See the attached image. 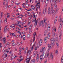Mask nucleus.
Here are the masks:
<instances>
[{"label":"nucleus","instance_id":"nucleus-4","mask_svg":"<svg viewBox=\"0 0 63 63\" xmlns=\"http://www.w3.org/2000/svg\"><path fill=\"white\" fill-rule=\"evenodd\" d=\"M45 25V23L43 22V20L40 21V26H41L42 27H43Z\"/></svg>","mask_w":63,"mask_h":63},{"label":"nucleus","instance_id":"nucleus-53","mask_svg":"<svg viewBox=\"0 0 63 63\" xmlns=\"http://www.w3.org/2000/svg\"><path fill=\"white\" fill-rule=\"evenodd\" d=\"M53 30H54H54L55 32H56V28H55L54 30V29H53Z\"/></svg>","mask_w":63,"mask_h":63},{"label":"nucleus","instance_id":"nucleus-51","mask_svg":"<svg viewBox=\"0 0 63 63\" xmlns=\"http://www.w3.org/2000/svg\"><path fill=\"white\" fill-rule=\"evenodd\" d=\"M29 32L31 34V32H32V31H31V30H29Z\"/></svg>","mask_w":63,"mask_h":63},{"label":"nucleus","instance_id":"nucleus-45","mask_svg":"<svg viewBox=\"0 0 63 63\" xmlns=\"http://www.w3.org/2000/svg\"><path fill=\"white\" fill-rule=\"evenodd\" d=\"M35 37H34L33 38V42H34L35 41Z\"/></svg>","mask_w":63,"mask_h":63},{"label":"nucleus","instance_id":"nucleus-9","mask_svg":"<svg viewBox=\"0 0 63 63\" xmlns=\"http://www.w3.org/2000/svg\"><path fill=\"white\" fill-rule=\"evenodd\" d=\"M6 5L5 6V9H7V8H8V1H6Z\"/></svg>","mask_w":63,"mask_h":63},{"label":"nucleus","instance_id":"nucleus-52","mask_svg":"<svg viewBox=\"0 0 63 63\" xmlns=\"http://www.w3.org/2000/svg\"><path fill=\"white\" fill-rule=\"evenodd\" d=\"M45 27H47V24L46 23H45Z\"/></svg>","mask_w":63,"mask_h":63},{"label":"nucleus","instance_id":"nucleus-2","mask_svg":"<svg viewBox=\"0 0 63 63\" xmlns=\"http://www.w3.org/2000/svg\"><path fill=\"white\" fill-rule=\"evenodd\" d=\"M50 33H48V34H47V37H46L44 39V41L45 43H47V38L48 39H49V37H50Z\"/></svg>","mask_w":63,"mask_h":63},{"label":"nucleus","instance_id":"nucleus-42","mask_svg":"<svg viewBox=\"0 0 63 63\" xmlns=\"http://www.w3.org/2000/svg\"><path fill=\"white\" fill-rule=\"evenodd\" d=\"M6 1V0H4L3 1V3L4 5H5V1Z\"/></svg>","mask_w":63,"mask_h":63},{"label":"nucleus","instance_id":"nucleus-62","mask_svg":"<svg viewBox=\"0 0 63 63\" xmlns=\"http://www.w3.org/2000/svg\"><path fill=\"white\" fill-rule=\"evenodd\" d=\"M45 55V53H43L42 55L44 56V55Z\"/></svg>","mask_w":63,"mask_h":63},{"label":"nucleus","instance_id":"nucleus-25","mask_svg":"<svg viewBox=\"0 0 63 63\" xmlns=\"http://www.w3.org/2000/svg\"><path fill=\"white\" fill-rule=\"evenodd\" d=\"M7 18L6 19H5L4 21V23L5 24H7Z\"/></svg>","mask_w":63,"mask_h":63},{"label":"nucleus","instance_id":"nucleus-7","mask_svg":"<svg viewBox=\"0 0 63 63\" xmlns=\"http://www.w3.org/2000/svg\"><path fill=\"white\" fill-rule=\"evenodd\" d=\"M54 2L55 4L54 6L55 7H56V6H57V3L58 2V0H56V1L55 0H54Z\"/></svg>","mask_w":63,"mask_h":63},{"label":"nucleus","instance_id":"nucleus-55","mask_svg":"<svg viewBox=\"0 0 63 63\" xmlns=\"http://www.w3.org/2000/svg\"><path fill=\"white\" fill-rule=\"evenodd\" d=\"M15 4L16 5H19V3H15Z\"/></svg>","mask_w":63,"mask_h":63},{"label":"nucleus","instance_id":"nucleus-30","mask_svg":"<svg viewBox=\"0 0 63 63\" xmlns=\"http://www.w3.org/2000/svg\"><path fill=\"white\" fill-rule=\"evenodd\" d=\"M19 37L20 38H22V37H23V36H22L21 34V33H20V34L19 35Z\"/></svg>","mask_w":63,"mask_h":63},{"label":"nucleus","instance_id":"nucleus-47","mask_svg":"<svg viewBox=\"0 0 63 63\" xmlns=\"http://www.w3.org/2000/svg\"><path fill=\"white\" fill-rule=\"evenodd\" d=\"M34 45H33L32 46V47L31 48L32 50H33V47H34Z\"/></svg>","mask_w":63,"mask_h":63},{"label":"nucleus","instance_id":"nucleus-24","mask_svg":"<svg viewBox=\"0 0 63 63\" xmlns=\"http://www.w3.org/2000/svg\"><path fill=\"white\" fill-rule=\"evenodd\" d=\"M37 48H39V47H40V43L38 42L37 45Z\"/></svg>","mask_w":63,"mask_h":63},{"label":"nucleus","instance_id":"nucleus-43","mask_svg":"<svg viewBox=\"0 0 63 63\" xmlns=\"http://www.w3.org/2000/svg\"><path fill=\"white\" fill-rule=\"evenodd\" d=\"M57 53H58V51H57V50L56 51L55 53L57 54Z\"/></svg>","mask_w":63,"mask_h":63},{"label":"nucleus","instance_id":"nucleus-37","mask_svg":"<svg viewBox=\"0 0 63 63\" xmlns=\"http://www.w3.org/2000/svg\"><path fill=\"white\" fill-rule=\"evenodd\" d=\"M60 28H59L58 30V32L59 33V32H60Z\"/></svg>","mask_w":63,"mask_h":63},{"label":"nucleus","instance_id":"nucleus-20","mask_svg":"<svg viewBox=\"0 0 63 63\" xmlns=\"http://www.w3.org/2000/svg\"><path fill=\"white\" fill-rule=\"evenodd\" d=\"M6 27H7V26L5 27L4 30V33H6V32H7V28Z\"/></svg>","mask_w":63,"mask_h":63},{"label":"nucleus","instance_id":"nucleus-17","mask_svg":"<svg viewBox=\"0 0 63 63\" xmlns=\"http://www.w3.org/2000/svg\"><path fill=\"white\" fill-rule=\"evenodd\" d=\"M62 34V31H61V34L59 35V39H61Z\"/></svg>","mask_w":63,"mask_h":63},{"label":"nucleus","instance_id":"nucleus-58","mask_svg":"<svg viewBox=\"0 0 63 63\" xmlns=\"http://www.w3.org/2000/svg\"><path fill=\"white\" fill-rule=\"evenodd\" d=\"M37 50V47H35V50Z\"/></svg>","mask_w":63,"mask_h":63},{"label":"nucleus","instance_id":"nucleus-27","mask_svg":"<svg viewBox=\"0 0 63 63\" xmlns=\"http://www.w3.org/2000/svg\"><path fill=\"white\" fill-rule=\"evenodd\" d=\"M48 47L49 48H51V44H49Z\"/></svg>","mask_w":63,"mask_h":63},{"label":"nucleus","instance_id":"nucleus-50","mask_svg":"<svg viewBox=\"0 0 63 63\" xmlns=\"http://www.w3.org/2000/svg\"><path fill=\"white\" fill-rule=\"evenodd\" d=\"M43 56L42 55H41L40 57V58H43Z\"/></svg>","mask_w":63,"mask_h":63},{"label":"nucleus","instance_id":"nucleus-46","mask_svg":"<svg viewBox=\"0 0 63 63\" xmlns=\"http://www.w3.org/2000/svg\"><path fill=\"white\" fill-rule=\"evenodd\" d=\"M28 11H31V12L32 11V10L31 9H29L28 10H27V12Z\"/></svg>","mask_w":63,"mask_h":63},{"label":"nucleus","instance_id":"nucleus-8","mask_svg":"<svg viewBox=\"0 0 63 63\" xmlns=\"http://www.w3.org/2000/svg\"><path fill=\"white\" fill-rule=\"evenodd\" d=\"M54 39L53 38H52L50 39V41L51 42V45H53V43H54V41H53Z\"/></svg>","mask_w":63,"mask_h":63},{"label":"nucleus","instance_id":"nucleus-40","mask_svg":"<svg viewBox=\"0 0 63 63\" xmlns=\"http://www.w3.org/2000/svg\"><path fill=\"white\" fill-rule=\"evenodd\" d=\"M37 54V52H34V54L33 55H34V56H35V55Z\"/></svg>","mask_w":63,"mask_h":63},{"label":"nucleus","instance_id":"nucleus-18","mask_svg":"<svg viewBox=\"0 0 63 63\" xmlns=\"http://www.w3.org/2000/svg\"><path fill=\"white\" fill-rule=\"evenodd\" d=\"M51 56V58L52 60L53 59V55H52V53H51L50 54V56Z\"/></svg>","mask_w":63,"mask_h":63},{"label":"nucleus","instance_id":"nucleus-44","mask_svg":"<svg viewBox=\"0 0 63 63\" xmlns=\"http://www.w3.org/2000/svg\"><path fill=\"white\" fill-rule=\"evenodd\" d=\"M35 6H33V8H32L33 10H34L35 9Z\"/></svg>","mask_w":63,"mask_h":63},{"label":"nucleus","instance_id":"nucleus-34","mask_svg":"<svg viewBox=\"0 0 63 63\" xmlns=\"http://www.w3.org/2000/svg\"><path fill=\"white\" fill-rule=\"evenodd\" d=\"M33 35L34 36V37H35L36 36V32H34L33 34Z\"/></svg>","mask_w":63,"mask_h":63},{"label":"nucleus","instance_id":"nucleus-23","mask_svg":"<svg viewBox=\"0 0 63 63\" xmlns=\"http://www.w3.org/2000/svg\"><path fill=\"white\" fill-rule=\"evenodd\" d=\"M59 21H60V22H62V18H61V17H59Z\"/></svg>","mask_w":63,"mask_h":63},{"label":"nucleus","instance_id":"nucleus-64","mask_svg":"<svg viewBox=\"0 0 63 63\" xmlns=\"http://www.w3.org/2000/svg\"><path fill=\"white\" fill-rule=\"evenodd\" d=\"M61 62L62 63H63V60H61Z\"/></svg>","mask_w":63,"mask_h":63},{"label":"nucleus","instance_id":"nucleus-15","mask_svg":"<svg viewBox=\"0 0 63 63\" xmlns=\"http://www.w3.org/2000/svg\"><path fill=\"white\" fill-rule=\"evenodd\" d=\"M35 63V60L33 59L31 62V63Z\"/></svg>","mask_w":63,"mask_h":63},{"label":"nucleus","instance_id":"nucleus-36","mask_svg":"<svg viewBox=\"0 0 63 63\" xmlns=\"http://www.w3.org/2000/svg\"><path fill=\"white\" fill-rule=\"evenodd\" d=\"M30 37V34H28V35H27V37L28 38H29Z\"/></svg>","mask_w":63,"mask_h":63},{"label":"nucleus","instance_id":"nucleus-48","mask_svg":"<svg viewBox=\"0 0 63 63\" xmlns=\"http://www.w3.org/2000/svg\"><path fill=\"white\" fill-rule=\"evenodd\" d=\"M12 34V36H13L14 34V33H10V35H11Z\"/></svg>","mask_w":63,"mask_h":63},{"label":"nucleus","instance_id":"nucleus-6","mask_svg":"<svg viewBox=\"0 0 63 63\" xmlns=\"http://www.w3.org/2000/svg\"><path fill=\"white\" fill-rule=\"evenodd\" d=\"M30 60V57L29 58H27V59H26L25 60H26L27 63H29Z\"/></svg>","mask_w":63,"mask_h":63},{"label":"nucleus","instance_id":"nucleus-33","mask_svg":"<svg viewBox=\"0 0 63 63\" xmlns=\"http://www.w3.org/2000/svg\"><path fill=\"white\" fill-rule=\"evenodd\" d=\"M40 63H41L42 62V60H43V58H40Z\"/></svg>","mask_w":63,"mask_h":63},{"label":"nucleus","instance_id":"nucleus-63","mask_svg":"<svg viewBox=\"0 0 63 63\" xmlns=\"http://www.w3.org/2000/svg\"><path fill=\"white\" fill-rule=\"evenodd\" d=\"M61 59L62 60H63V55H62V58H61Z\"/></svg>","mask_w":63,"mask_h":63},{"label":"nucleus","instance_id":"nucleus-14","mask_svg":"<svg viewBox=\"0 0 63 63\" xmlns=\"http://www.w3.org/2000/svg\"><path fill=\"white\" fill-rule=\"evenodd\" d=\"M31 50L28 51L27 52V54H28V55H29L30 54V53H31Z\"/></svg>","mask_w":63,"mask_h":63},{"label":"nucleus","instance_id":"nucleus-57","mask_svg":"<svg viewBox=\"0 0 63 63\" xmlns=\"http://www.w3.org/2000/svg\"><path fill=\"white\" fill-rule=\"evenodd\" d=\"M25 22H23V23H22V25H23V24H25Z\"/></svg>","mask_w":63,"mask_h":63},{"label":"nucleus","instance_id":"nucleus-16","mask_svg":"<svg viewBox=\"0 0 63 63\" xmlns=\"http://www.w3.org/2000/svg\"><path fill=\"white\" fill-rule=\"evenodd\" d=\"M41 42L40 41V46H41L42 45V42H43V40L42 39H41Z\"/></svg>","mask_w":63,"mask_h":63},{"label":"nucleus","instance_id":"nucleus-35","mask_svg":"<svg viewBox=\"0 0 63 63\" xmlns=\"http://www.w3.org/2000/svg\"><path fill=\"white\" fill-rule=\"evenodd\" d=\"M32 17H33V18H36V17H35V15L34 14L33 16H32Z\"/></svg>","mask_w":63,"mask_h":63},{"label":"nucleus","instance_id":"nucleus-29","mask_svg":"<svg viewBox=\"0 0 63 63\" xmlns=\"http://www.w3.org/2000/svg\"><path fill=\"white\" fill-rule=\"evenodd\" d=\"M59 28L60 29L62 28V25L61 24V23H60L59 27Z\"/></svg>","mask_w":63,"mask_h":63},{"label":"nucleus","instance_id":"nucleus-54","mask_svg":"<svg viewBox=\"0 0 63 63\" xmlns=\"http://www.w3.org/2000/svg\"><path fill=\"white\" fill-rule=\"evenodd\" d=\"M47 60H45L44 62V63H47Z\"/></svg>","mask_w":63,"mask_h":63},{"label":"nucleus","instance_id":"nucleus-13","mask_svg":"<svg viewBox=\"0 0 63 63\" xmlns=\"http://www.w3.org/2000/svg\"><path fill=\"white\" fill-rule=\"evenodd\" d=\"M45 48V47H42V49H41L40 50V52H43V50H44V49Z\"/></svg>","mask_w":63,"mask_h":63},{"label":"nucleus","instance_id":"nucleus-28","mask_svg":"<svg viewBox=\"0 0 63 63\" xmlns=\"http://www.w3.org/2000/svg\"><path fill=\"white\" fill-rule=\"evenodd\" d=\"M13 25H11L10 27H11L12 28H13V29H15V27L14 26H13Z\"/></svg>","mask_w":63,"mask_h":63},{"label":"nucleus","instance_id":"nucleus-38","mask_svg":"<svg viewBox=\"0 0 63 63\" xmlns=\"http://www.w3.org/2000/svg\"><path fill=\"white\" fill-rule=\"evenodd\" d=\"M53 2V1L52 0H50V4H52Z\"/></svg>","mask_w":63,"mask_h":63},{"label":"nucleus","instance_id":"nucleus-32","mask_svg":"<svg viewBox=\"0 0 63 63\" xmlns=\"http://www.w3.org/2000/svg\"><path fill=\"white\" fill-rule=\"evenodd\" d=\"M0 16H1V17H3V12H1V13L0 14Z\"/></svg>","mask_w":63,"mask_h":63},{"label":"nucleus","instance_id":"nucleus-39","mask_svg":"<svg viewBox=\"0 0 63 63\" xmlns=\"http://www.w3.org/2000/svg\"><path fill=\"white\" fill-rule=\"evenodd\" d=\"M2 47V43H0V48H1Z\"/></svg>","mask_w":63,"mask_h":63},{"label":"nucleus","instance_id":"nucleus-49","mask_svg":"<svg viewBox=\"0 0 63 63\" xmlns=\"http://www.w3.org/2000/svg\"><path fill=\"white\" fill-rule=\"evenodd\" d=\"M5 55V56L4 57V59H5V58H6V57H7V54H6Z\"/></svg>","mask_w":63,"mask_h":63},{"label":"nucleus","instance_id":"nucleus-12","mask_svg":"<svg viewBox=\"0 0 63 63\" xmlns=\"http://www.w3.org/2000/svg\"><path fill=\"white\" fill-rule=\"evenodd\" d=\"M16 43H15L14 40H13L12 41V46H14L15 45Z\"/></svg>","mask_w":63,"mask_h":63},{"label":"nucleus","instance_id":"nucleus-26","mask_svg":"<svg viewBox=\"0 0 63 63\" xmlns=\"http://www.w3.org/2000/svg\"><path fill=\"white\" fill-rule=\"evenodd\" d=\"M47 31H45L44 33V35L45 36H46L47 34Z\"/></svg>","mask_w":63,"mask_h":63},{"label":"nucleus","instance_id":"nucleus-21","mask_svg":"<svg viewBox=\"0 0 63 63\" xmlns=\"http://www.w3.org/2000/svg\"><path fill=\"white\" fill-rule=\"evenodd\" d=\"M3 39V42H4V44L6 43V39L4 38Z\"/></svg>","mask_w":63,"mask_h":63},{"label":"nucleus","instance_id":"nucleus-41","mask_svg":"<svg viewBox=\"0 0 63 63\" xmlns=\"http://www.w3.org/2000/svg\"><path fill=\"white\" fill-rule=\"evenodd\" d=\"M23 36H24V37L23 38V40H25V35H23Z\"/></svg>","mask_w":63,"mask_h":63},{"label":"nucleus","instance_id":"nucleus-61","mask_svg":"<svg viewBox=\"0 0 63 63\" xmlns=\"http://www.w3.org/2000/svg\"><path fill=\"white\" fill-rule=\"evenodd\" d=\"M55 36V33L54 32L53 35V36Z\"/></svg>","mask_w":63,"mask_h":63},{"label":"nucleus","instance_id":"nucleus-59","mask_svg":"<svg viewBox=\"0 0 63 63\" xmlns=\"http://www.w3.org/2000/svg\"><path fill=\"white\" fill-rule=\"evenodd\" d=\"M17 26H18L19 27H20V28L21 27V25H19L18 24L17 25Z\"/></svg>","mask_w":63,"mask_h":63},{"label":"nucleus","instance_id":"nucleus-60","mask_svg":"<svg viewBox=\"0 0 63 63\" xmlns=\"http://www.w3.org/2000/svg\"><path fill=\"white\" fill-rule=\"evenodd\" d=\"M17 44L18 45V46H19L20 44H19V43L18 42H17Z\"/></svg>","mask_w":63,"mask_h":63},{"label":"nucleus","instance_id":"nucleus-56","mask_svg":"<svg viewBox=\"0 0 63 63\" xmlns=\"http://www.w3.org/2000/svg\"><path fill=\"white\" fill-rule=\"evenodd\" d=\"M48 3V2L47 1H46V2H45V3H46V4H47Z\"/></svg>","mask_w":63,"mask_h":63},{"label":"nucleus","instance_id":"nucleus-11","mask_svg":"<svg viewBox=\"0 0 63 63\" xmlns=\"http://www.w3.org/2000/svg\"><path fill=\"white\" fill-rule=\"evenodd\" d=\"M36 6L37 8H39L40 9V2L36 4Z\"/></svg>","mask_w":63,"mask_h":63},{"label":"nucleus","instance_id":"nucleus-10","mask_svg":"<svg viewBox=\"0 0 63 63\" xmlns=\"http://www.w3.org/2000/svg\"><path fill=\"white\" fill-rule=\"evenodd\" d=\"M36 60L37 62H38L39 61V56L38 54L37 55Z\"/></svg>","mask_w":63,"mask_h":63},{"label":"nucleus","instance_id":"nucleus-22","mask_svg":"<svg viewBox=\"0 0 63 63\" xmlns=\"http://www.w3.org/2000/svg\"><path fill=\"white\" fill-rule=\"evenodd\" d=\"M50 5H51L50 7H51V10H53V5H52V4H51Z\"/></svg>","mask_w":63,"mask_h":63},{"label":"nucleus","instance_id":"nucleus-5","mask_svg":"<svg viewBox=\"0 0 63 63\" xmlns=\"http://www.w3.org/2000/svg\"><path fill=\"white\" fill-rule=\"evenodd\" d=\"M47 8L46 7H45L44 8L43 11V13L44 14H45V13H46V11H47Z\"/></svg>","mask_w":63,"mask_h":63},{"label":"nucleus","instance_id":"nucleus-3","mask_svg":"<svg viewBox=\"0 0 63 63\" xmlns=\"http://www.w3.org/2000/svg\"><path fill=\"white\" fill-rule=\"evenodd\" d=\"M36 18H35V20H33L32 21V22H34L35 23V24L36 25H37V22H40V19L39 18L38 19H37L36 22Z\"/></svg>","mask_w":63,"mask_h":63},{"label":"nucleus","instance_id":"nucleus-19","mask_svg":"<svg viewBox=\"0 0 63 63\" xmlns=\"http://www.w3.org/2000/svg\"><path fill=\"white\" fill-rule=\"evenodd\" d=\"M57 18H55V20L54 21V24H55V23L56 22V21H57Z\"/></svg>","mask_w":63,"mask_h":63},{"label":"nucleus","instance_id":"nucleus-1","mask_svg":"<svg viewBox=\"0 0 63 63\" xmlns=\"http://www.w3.org/2000/svg\"><path fill=\"white\" fill-rule=\"evenodd\" d=\"M55 13V11L54 10H50V8H48V14H52L53 15H54Z\"/></svg>","mask_w":63,"mask_h":63},{"label":"nucleus","instance_id":"nucleus-31","mask_svg":"<svg viewBox=\"0 0 63 63\" xmlns=\"http://www.w3.org/2000/svg\"><path fill=\"white\" fill-rule=\"evenodd\" d=\"M49 55V53H47V55L46 54V55L45 56H46V57H48V55Z\"/></svg>","mask_w":63,"mask_h":63}]
</instances>
